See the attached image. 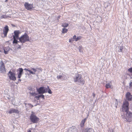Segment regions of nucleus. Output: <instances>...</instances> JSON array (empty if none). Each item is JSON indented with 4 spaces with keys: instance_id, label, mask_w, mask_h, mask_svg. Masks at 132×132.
Wrapping results in <instances>:
<instances>
[{
    "instance_id": "nucleus-1",
    "label": "nucleus",
    "mask_w": 132,
    "mask_h": 132,
    "mask_svg": "<svg viewBox=\"0 0 132 132\" xmlns=\"http://www.w3.org/2000/svg\"><path fill=\"white\" fill-rule=\"evenodd\" d=\"M129 103L128 101H125L123 103L122 110L123 112H126L125 118L128 122L132 121V112L128 111Z\"/></svg>"
},
{
    "instance_id": "nucleus-2",
    "label": "nucleus",
    "mask_w": 132,
    "mask_h": 132,
    "mask_svg": "<svg viewBox=\"0 0 132 132\" xmlns=\"http://www.w3.org/2000/svg\"><path fill=\"white\" fill-rule=\"evenodd\" d=\"M73 79L75 82L78 85H82L85 83L84 80L81 77V76L78 74L76 75Z\"/></svg>"
},
{
    "instance_id": "nucleus-3",
    "label": "nucleus",
    "mask_w": 132,
    "mask_h": 132,
    "mask_svg": "<svg viewBox=\"0 0 132 132\" xmlns=\"http://www.w3.org/2000/svg\"><path fill=\"white\" fill-rule=\"evenodd\" d=\"M19 41L21 43H24L29 40V36L28 34L25 33L19 38Z\"/></svg>"
},
{
    "instance_id": "nucleus-4",
    "label": "nucleus",
    "mask_w": 132,
    "mask_h": 132,
    "mask_svg": "<svg viewBox=\"0 0 132 132\" xmlns=\"http://www.w3.org/2000/svg\"><path fill=\"white\" fill-rule=\"evenodd\" d=\"M48 88L49 87L48 86H47V87H41L37 89V90L39 94H42L45 93L47 92Z\"/></svg>"
},
{
    "instance_id": "nucleus-5",
    "label": "nucleus",
    "mask_w": 132,
    "mask_h": 132,
    "mask_svg": "<svg viewBox=\"0 0 132 132\" xmlns=\"http://www.w3.org/2000/svg\"><path fill=\"white\" fill-rule=\"evenodd\" d=\"M30 119L31 121L33 123H37L39 120V119L36 116L33 112H32V114L30 115Z\"/></svg>"
},
{
    "instance_id": "nucleus-6",
    "label": "nucleus",
    "mask_w": 132,
    "mask_h": 132,
    "mask_svg": "<svg viewBox=\"0 0 132 132\" xmlns=\"http://www.w3.org/2000/svg\"><path fill=\"white\" fill-rule=\"evenodd\" d=\"M7 75L9 76V79L10 80L15 81L16 79L15 74L11 71H10L8 72Z\"/></svg>"
},
{
    "instance_id": "nucleus-7",
    "label": "nucleus",
    "mask_w": 132,
    "mask_h": 132,
    "mask_svg": "<svg viewBox=\"0 0 132 132\" xmlns=\"http://www.w3.org/2000/svg\"><path fill=\"white\" fill-rule=\"evenodd\" d=\"M0 71L3 73H5L6 72L5 67L4 63L2 60L0 62Z\"/></svg>"
},
{
    "instance_id": "nucleus-8",
    "label": "nucleus",
    "mask_w": 132,
    "mask_h": 132,
    "mask_svg": "<svg viewBox=\"0 0 132 132\" xmlns=\"http://www.w3.org/2000/svg\"><path fill=\"white\" fill-rule=\"evenodd\" d=\"M24 5L25 8L27 10H29L30 11L34 8L32 4H30L28 3H25Z\"/></svg>"
},
{
    "instance_id": "nucleus-9",
    "label": "nucleus",
    "mask_w": 132,
    "mask_h": 132,
    "mask_svg": "<svg viewBox=\"0 0 132 132\" xmlns=\"http://www.w3.org/2000/svg\"><path fill=\"white\" fill-rule=\"evenodd\" d=\"M18 78H20L22 75L23 74V69L22 68H20L17 70Z\"/></svg>"
},
{
    "instance_id": "nucleus-10",
    "label": "nucleus",
    "mask_w": 132,
    "mask_h": 132,
    "mask_svg": "<svg viewBox=\"0 0 132 132\" xmlns=\"http://www.w3.org/2000/svg\"><path fill=\"white\" fill-rule=\"evenodd\" d=\"M19 113V111L18 110L15 109L13 108L11 109L6 112L7 113H9L10 114H11L14 113L18 114Z\"/></svg>"
},
{
    "instance_id": "nucleus-11",
    "label": "nucleus",
    "mask_w": 132,
    "mask_h": 132,
    "mask_svg": "<svg viewBox=\"0 0 132 132\" xmlns=\"http://www.w3.org/2000/svg\"><path fill=\"white\" fill-rule=\"evenodd\" d=\"M57 78L58 79H60L61 80H66L67 78L66 76L63 74L61 75L57 76Z\"/></svg>"
},
{
    "instance_id": "nucleus-12",
    "label": "nucleus",
    "mask_w": 132,
    "mask_h": 132,
    "mask_svg": "<svg viewBox=\"0 0 132 132\" xmlns=\"http://www.w3.org/2000/svg\"><path fill=\"white\" fill-rule=\"evenodd\" d=\"M9 30V29L8 26H6L4 27L3 30V34L5 37L6 36Z\"/></svg>"
},
{
    "instance_id": "nucleus-13",
    "label": "nucleus",
    "mask_w": 132,
    "mask_h": 132,
    "mask_svg": "<svg viewBox=\"0 0 132 132\" xmlns=\"http://www.w3.org/2000/svg\"><path fill=\"white\" fill-rule=\"evenodd\" d=\"M126 97L127 100L131 101L132 99V95L129 92H127L126 94Z\"/></svg>"
},
{
    "instance_id": "nucleus-14",
    "label": "nucleus",
    "mask_w": 132,
    "mask_h": 132,
    "mask_svg": "<svg viewBox=\"0 0 132 132\" xmlns=\"http://www.w3.org/2000/svg\"><path fill=\"white\" fill-rule=\"evenodd\" d=\"M67 132H77V130L75 127H72L69 129Z\"/></svg>"
},
{
    "instance_id": "nucleus-15",
    "label": "nucleus",
    "mask_w": 132,
    "mask_h": 132,
    "mask_svg": "<svg viewBox=\"0 0 132 132\" xmlns=\"http://www.w3.org/2000/svg\"><path fill=\"white\" fill-rule=\"evenodd\" d=\"M14 35L13 36H14L17 39H19V35L20 34V32L19 30H15L14 31Z\"/></svg>"
},
{
    "instance_id": "nucleus-16",
    "label": "nucleus",
    "mask_w": 132,
    "mask_h": 132,
    "mask_svg": "<svg viewBox=\"0 0 132 132\" xmlns=\"http://www.w3.org/2000/svg\"><path fill=\"white\" fill-rule=\"evenodd\" d=\"M105 87L106 88H112L113 87L111 82L107 83L105 85Z\"/></svg>"
},
{
    "instance_id": "nucleus-17",
    "label": "nucleus",
    "mask_w": 132,
    "mask_h": 132,
    "mask_svg": "<svg viewBox=\"0 0 132 132\" xmlns=\"http://www.w3.org/2000/svg\"><path fill=\"white\" fill-rule=\"evenodd\" d=\"M83 132H94V131L92 128H87L84 130Z\"/></svg>"
},
{
    "instance_id": "nucleus-18",
    "label": "nucleus",
    "mask_w": 132,
    "mask_h": 132,
    "mask_svg": "<svg viewBox=\"0 0 132 132\" xmlns=\"http://www.w3.org/2000/svg\"><path fill=\"white\" fill-rule=\"evenodd\" d=\"M87 117L85 118L84 119L82 120L81 121V122L80 123V126L82 127L84 126V123H85V121L87 120Z\"/></svg>"
},
{
    "instance_id": "nucleus-19",
    "label": "nucleus",
    "mask_w": 132,
    "mask_h": 132,
    "mask_svg": "<svg viewBox=\"0 0 132 132\" xmlns=\"http://www.w3.org/2000/svg\"><path fill=\"white\" fill-rule=\"evenodd\" d=\"M81 38V37L80 36H79L76 37V35H74L73 36V39L76 42L78 40L80 39Z\"/></svg>"
},
{
    "instance_id": "nucleus-20",
    "label": "nucleus",
    "mask_w": 132,
    "mask_h": 132,
    "mask_svg": "<svg viewBox=\"0 0 132 132\" xmlns=\"http://www.w3.org/2000/svg\"><path fill=\"white\" fill-rule=\"evenodd\" d=\"M35 97L38 100L39 99V98H42L44 99V96L43 95H39L38 96H35Z\"/></svg>"
},
{
    "instance_id": "nucleus-21",
    "label": "nucleus",
    "mask_w": 132,
    "mask_h": 132,
    "mask_svg": "<svg viewBox=\"0 0 132 132\" xmlns=\"http://www.w3.org/2000/svg\"><path fill=\"white\" fill-rule=\"evenodd\" d=\"M13 44H17L18 42H19L17 41L16 40L17 39L16 38L14 37V36H13Z\"/></svg>"
},
{
    "instance_id": "nucleus-22",
    "label": "nucleus",
    "mask_w": 132,
    "mask_h": 132,
    "mask_svg": "<svg viewBox=\"0 0 132 132\" xmlns=\"http://www.w3.org/2000/svg\"><path fill=\"white\" fill-rule=\"evenodd\" d=\"M24 70H26L27 71H28L30 74H31L32 75L35 74V73H34L33 71H32L31 70H30L29 69L26 68L24 69Z\"/></svg>"
},
{
    "instance_id": "nucleus-23",
    "label": "nucleus",
    "mask_w": 132,
    "mask_h": 132,
    "mask_svg": "<svg viewBox=\"0 0 132 132\" xmlns=\"http://www.w3.org/2000/svg\"><path fill=\"white\" fill-rule=\"evenodd\" d=\"M124 47L123 46L119 47L118 51L119 52H123V49Z\"/></svg>"
},
{
    "instance_id": "nucleus-24",
    "label": "nucleus",
    "mask_w": 132,
    "mask_h": 132,
    "mask_svg": "<svg viewBox=\"0 0 132 132\" xmlns=\"http://www.w3.org/2000/svg\"><path fill=\"white\" fill-rule=\"evenodd\" d=\"M9 17L8 16L5 15H3L0 17V19H2L3 18H7L8 17Z\"/></svg>"
},
{
    "instance_id": "nucleus-25",
    "label": "nucleus",
    "mask_w": 132,
    "mask_h": 132,
    "mask_svg": "<svg viewBox=\"0 0 132 132\" xmlns=\"http://www.w3.org/2000/svg\"><path fill=\"white\" fill-rule=\"evenodd\" d=\"M68 30L67 29L65 28H63L62 29V32L63 34H64L67 33V32Z\"/></svg>"
},
{
    "instance_id": "nucleus-26",
    "label": "nucleus",
    "mask_w": 132,
    "mask_h": 132,
    "mask_svg": "<svg viewBox=\"0 0 132 132\" xmlns=\"http://www.w3.org/2000/svg\"><path fill=\"white\" fill-rule=\"evenodd\" d=\"M69 25V24L67 23H64L62 24V26L64 27H67Z\"/></svg>"
},
{
    "instance_id": "nucleus-27",
    "label": "nucleus",
    "mask_w": 132,
    "mask_h": 132,
    "mask_svg": "<svg viewBox=\"0 0 132 132\" xmlns=\"http://www.w3.org/2000/svg\"><path fill=\"white\" fill-rule=\"evenodd\" d=\"M37 68H36V69L33 68H31V70H32L33 71H34L33 72H34L35 73V72H36V71H37Z\"/></svg>"
},
{
    "instance_id": "nucleus-28",
    "label": "nucleus",
    "mask_w": 132,
    "mask_h": 132,
    "mask_svg": "<svg viewBox=\"0 0 132 132\" xmlns=\"http://www.w3.org/2000/svg\"><path fill=\"white\" fill-rule=\"evenodd\" d=\"M128 71L130 73H132V67L128 69Z\"/></svg>"
},
{
    "instance_id": "nucleus-29",
    "label": "nucleus",
    "mask_w": 132,
    "mask_h": 132,
    "mask_svg": "<svg viewBox=\"0 0 132 132\" xmlns=\"http://www.w3.org/2000/svg\"><path fill=\"white\" fill-rule=\"evenodd\" d=\"M82 48V46H80L78 47L79 50L80 52H82L81 49Z\"/></svg>"
},
{
    "instance_id": "nucleus-30",
    "label": "nucleus",
    "mask_w": 132,
    "mask_h": 132,
    "mask_svg": "<svg viewBox=\"0 0 132 132\" xmlns=\"http://www.w3.org/2000/svg\"><path fill=\"white\" fill-rule=\"evenodd\" d=\"M108 132H114L113 130L112 129H109V130H108Z\"/></svg>"
},
{
    "instance_id": "nucleus-31",
    "label": "nucleus",
    "mask_w": 132,
    "mask_h": 132,
    "mask_svg": "<svg viewBox=\"0 0 132 132\" xmlns=\"http://www.w3.org/2000/svg\"><path fill=\"white\" fill-rule=\"evenodd\" d=\"M48 90L47 91V92L50 94H51L52 93V92L51 90L50 89H49V88L48 89Z\"/></svg>"
},
{
    "instance_id": "nucleus-32",
    "label": "nucleus",
    "mask_w": 132,
    "mask_h": 132,
    "mask_svg": "<svg viewBox=\"0 0 132 132\" xmlns=\"http://www.w3.org/2000/svg\"><path fill=\"white\" fill-rule=\"evenodd\" d=\"M30 93L32 95H36V93L34 92L31 93L30 92Z\"/></svg>"
},
{
    "instance_id": "nucleus-33",
    "label": "nucleus",
    "mask_w": 132,
    "mask_h": 132,
    "mask_svg": "<svg viewBox=\"0 0 132 132\" xmlns=\"http://www.w3.org/2000/svg\"><path fill=\"white\" fill-rule=\"evenodd\" d=\"M4 53L5 54H7L8 52V51H5V50L4 49Z\"/></svg>"
},
{
    "instance_id": "nucleus-34",
    "label": "nucleus",
    "mask_w": 132,
    "mask_h": 132,
    "mask_svg": "<svg viewBox=\"0 0 132 132\" xmlns=\"http://www.w3.org/2000/svg\"><path fill=\"white\" fill-rule=\"evenodd\" d=\"M129 86L130 87H131L132 86V82H131L129 83Z\"/></svg>"
},
{
    "instance_id": "nucleus-35",
    "label": "nucleus",
    "mask_w": 132,
    "mask_h": 132,
    "mask_svg": "<svg viewBox=\"0 0 132 132\" xmlns=\"http://www.w3.org/2000/svg\"><path fill=\"white\" fill-rule=\"evenodd\" d=\"M95 94L94 93H93L92 96L93 97H95Z\"/></svg>"
},
{
    "instance_id": "nucleus-36",
    "label": "nucleus",
    "mask_w": 132,
    "mask_h": 132,
    "mask_svg": "<svg viewBox=\"0 0 132 132\" xmlns=\"http://www.w3.org/2000/svg\"><path fill=\"white\" fill-rule=\"evenodd\" d=\"M60 17V16H59L57 17V20H59Z\"/></svg>"
},
{
    "instance_id": "nucleus-37",
    "label": "nucleus",
    "mask_w": 132,
    "mask_h": 132,
    "mask_svg": "<svg viewBox=\"0 0 132 132\" xmlns=\"http://www.w3.org/2000/svg\"><path fill=\"white\" fill-rule=\"evenodd\" d=\"M18 48H21V47L20 45H19V47Z\"/></svg>"
},
{
    "instance_id": "nucleus-38",
    "label": "nucleus",
    "mask_w": 132,
    "mask_h": 132,
    "mask_svg": "<svg viewBox=\"0 0 132 132\" xmlns=\"http://www.w3.org/2000/svg\"><path fill=\"white\" fill-rule=\"evenodd\" d=\"M21 81V79H18V81Z\"/></svg>"
},
{
    "instance_id": "nucleus-39",
    "label": "nucleus",
    "mask_w": 132,
    "mask_h": 132,
    "mask_svg": "<svg viewBox=\"0 0 132 132\" xmlns=\"http://www.w3.org/2000/svg\"><path fill=\"white\" fill-rule=\"evenodd\" d=\"M69 42H71V41L70 39L69 40Z\"/></svg>"
},
{
    "instance_id": "nucleus-40",
    "label": "nucleus",
    "mask_w": 132,
    "mask_h": 132,
    "mask_svg": "<svg viewBox=\"0 0 132 132\" xmlns=\"http://www.w3.org/2000/svg\"><path fill=\"white\" fill-rule=\"evenodd\" d=\"M28 132H31V131L30 130H29V131Z\"/></svg>"
},
{
    "instance_id": "nucleus-41",
    "label": "nucleus",
    "mask_w": 132,
    "mask_h": 132,
    "mask_svg": "<svg viewBox=\"0 0 132 132\" xmlns=\"http://www.w3.org/2000/svg\"><path fill=\"white\" fill-rule=\"evenodd\" d=\"M8 0H6L5 2H6Z\"/></svg>"
},
{
    "instance_id": "nucleus-42",
    "label": "nucleus",
    "mask_w": 132,
    "mask_h": 132,
    "mask_svg": "<svg viewBox=\"0 0 132 132\" xmlns=\"http://www.w3.org/2000/svg\"><path fill=\"white\" fill-rule=\"evenodd\" d=\"M132 78V77H131V78Z\"/></svg>"
},
{
    "instance_id": "nucleus-43",
    "label": "nucleus",
    "mask_w": 132,
    "mask_h": 132,
    "mask_svg": "<svg viewBox=\"0 0 132 132\" xmlns=\"http://www.w3.org/2000/svg\"><path fill=\"white\" fill-rule=\"evenodd\" d=\"M132 78V77H131V78Z\"/></svg>"
}]
</instances>
